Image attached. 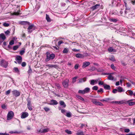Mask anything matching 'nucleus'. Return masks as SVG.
I'll return each mask as SVG.
<instances>
[{"label": "nucleus", "mask_w": 135, "mask_h": 135, "mask_svg": "<svg viewBox=\"0 0 135 135\" xmlns=\"http://www.w3.org/2000/svg\"><path fill=\"white\" fill-rule=\"evenodd\" d=\"M12 92L13 95L15 97H18L20 95V92L16 90H13Z\"/></svg>", "instance_id": "39448f33"}, {"label": "nucleus", "mask_w": 135, "mask_h": 135, "mask_svg": "<svg viewBox=\"0 0 135 135\" xmlns=\"http://www.w3.org/2000/svg\"><path fill=\"white\" fill-rule=\"evenodd\" d=\"M117 91V89H114L112 91V92L113 93L115 94V93H116Z\"/></svg>", "instance_id": "338daca9"}, {"label": "nucleus", "mask_w": 135, "mask_h": 135, "mask_svg": "<svg viewBox=\"0 0 135 135\" xmlns=\"http://www.w3.org/2000/svg\"><path fill=\"white\" fill-rule=\"evenodd\" d=\"M113 77L111 75H110L108 76V79L109 80H114Z\"/></svg>", "instance_id": "7c9ffc66"}, {"label": "nucleus", "mask_w": 135, "mask_h": 135, "mask_svg": "<svg viewBox=\"0 0 135 135\" xmlns=\"http://www.w3.org/2000/svg\"><path fill=\"white\" fill-rule=\"evenodd\" d=\"M76 97L80 99L82 101H84V99L81 96H79V95H77Z\"/></svg>", "instance_id": "72a5a7b5"}, {"label": "nucleus", "mask_w": 135, "mask_h": 135, "mask_svg": "<svg viewBox=\"0 0 135 135\" xmlns=\"http://www.w3.org/2000/svg\"><path fill=\"white\" fill-rule=\"evenodd\" d=\"M20 9H18L17 12L15 11L14 12H13L12 14L13 15H17L20 14Z\"/></svg>", "instance_id": "412c9836"}, {"label": "nucleus", "mask_w": 135, "mask_h": 135, "mask_svg": "<svg viewBox=\"0 0 135 135\" xmlns=\"http://www.w3.org/2000/svg\"><path fill=\"white\" fill-rule=\"evenodd\" d=\"M130 8H126L125 11V13L126 15L127 13H129L130 12Z\"/></svg>", "instance_id": "a878e982"}, {"label": "nucleus", "mask_w": 135, "mask_h": 135, "mask_svg": "<svg viewBox=\"0 0 135 135\" xmlns=\"http://www.w3.org/2000/svg\"><path fill=\"white\" fill-rule=\"evenodd\" d=\"M111 99L110 98H106L104 99V101L108 102L109 101L111 100Z\"/></svg>", "instance_id": "0e129e2a"}, {"label": "nucleus", "mask_w": 135, "mask_h": 135, "mask_svg": "<svg viewBox=\"0 0 135 135\" xmlns=\"http://www.w3.org/2000/svg\"><path fill=\"white\" fill-rule=\"evenodd\" d=\"M51 103L49 104L50 105H57L58 104L57 102L55 100H51Z\"/></svg>", "instance_id": "f8f14e48"}, {"label": "nucleus", "mask_w": 135, "mask_h": 135, "mask_svg": "<svg viewBox=\"0 0 135 135\" xmlns=\"http://www.w3.org/2000/svg\"><path fill=\"white\" fill-rule=\"evenodd\" d=\"M97 100V99H92V103L95 104L96 105V104L97 103V102L96 101Z\"/></svg>", "instance_id": "58836bf2"}, {"label": "nucleus", "mask_w": 135, "mask_h": 135, "mask_svg": "<svg viewBox=\"0 0 135 135\" xmlns=\"http://www.w3.org/2000/svg\"><path fill=\"white\" fill-rule=\"evenodd\" d=\"M109 59L113 62L115 61V59L114 56H112L110 57L109 58Z\"/></svg>", "instance_id": "c85d7f7f"}, {"label": "nucleus", "mask_w": 135, "mask_h": 135, "mask_svg": "<svg viewBox=\"0 0 135 135\" xmlns=\"http://www.w3.org/2000/svg\"><path fill=\"white\" fill-rule=\"evenodd\" d=\"M14 115V113L12 111H10L8 112L7 114V120H9L12 119Z\"/></svg>", "instance_id": "7ed1b4c3"}, {"label": "nucleus", "mask_w": 135, "mask_h": 135, "mask_svg": "<svg viewBox=\"0 0 135 135\" xmlns=\"http://www.w3.org/2000/svg\"><path fill=\"white\" fill-rule=\"evenodd\" d=\"M109 20L110 22H116L117 21V20L115 18H110L109 19Z\"/></svg>", "instance_id": "2f4dec72"}, {"label": "nucleus", "mask_w": 135, "mask_h": 135, "mask_svg": "<svg viewBox=\"0 0 135 135\" xmlns=\"http://www.w3.org/2000/svg\"><path fill=\"white\" fill-rule=\"evenodd\" d=\"M25 53V51L24 50H21L20 52V54L21 55H22Z\"/></svg>", "instance_id": "13d9d810"}, {"label": "nucleus", "mask_w": 135, "mask_h": 135, "mask_svg": "<svg viewBox=\"0 0 135 135\" xmlns=\"http://www.w3.org/2000/svg\"><path fill=\"white\" fill-rule=\"evenodd\" d=\"M11 90H9L7 91H6V95H7L9 94L11 92Z\"/></svg>", "instance_id": "864d4df0"}, {"label": "nucleus", "mask_w": 135, "mask_h": 135, "mask_svg": "<svg viewBox=\"0 0 135 135\" xmlns=\"http://www.w3.org/2000/svg\"><path fill=\"white\" fill-rule=\"evenodd\" d=\"M95 80H92L90 81V84L92 85H94L95 84Z\"/></svg>", "instance_id": "37998d69"}, {"label": "nucleus", "mask_w": 135, "mask_h": 135, "mask_svg": "<svg viewBox=\"0 0 135 135\" xmlns=\"http://www.w3.org/2000/svg\"><path fill=\"white\" fill-rule=\"evenodd\" d=\"M8 62L4 60H2L0 62L1 66L5 68H6L8 65Z\"/></svg>", "instance_id": "f03ea898"}, {"label": "nucleus", "mask_w": 135, "mask_h": 135, "mask_svg": "<svg viewBox=\"0 0 135 135\" xmlns=\"http://www.w3.org/2000/svg\"><path fill=\"white\" fill-rule=\"evenodd\" d=\"M28 115V114L26 112H23L21 115V118L22 119L25 118L27 117Z\"/></svg>", "instance_id": "1a4fd4ad"}, {"label": "nucleus", "mask_w": 135, "mask_h": 135, "mask_svg": "<svg viewBox=\"0 0 135 135\" xmlns=\"http://www.w3.org/2000/svg\"><path fill=\"white\" fill-rule=\"evenodd\" d=\"M16 60L19 64H20L22 61V57L21 56L17 55L16 58Z\"/></svg>", "instance_id": "423d86ee"}, {"label": "nucleus", "mask_w": 135, "mask_h": 135, "mask_svg": "<svg viewBox=\"0 0 135 135\" xmlns=\"http://www.w3.org/2000/svg\"><path fill=\"white\" fill-rule=\"evenodd\" d=\"M14 44V41L13 40H11L9 43V44L11 45H12Z\"/></svg>", "instance_id": "69168bd1"}, {"label": "nucleus", "mask_w": 135, "mask_h": 135, "mask_svg": "<svg viewBox=\"0 0 135 135\" xmlns=\"http://www.w3.org/2000/svg\"><path fill=\"white\" fill-rule=\"evenodd\" d=\"M46 66L50 68H52L54 67L55 68H58V66L56 65H52V64H47L46 65Z\"/></svg>", "instance_id": "ddd939ff"}, {"label": "nucleus", "mask_w": 135, "mask_h": 135, "mask_svg": "<svg viewBox=\"0 0 135 135\" xmlns=\"http://www.w3.org/2000/svg\"><path fill=\"white\" fill-rule=\"evenodd\" d=\"M0 39L3 40L6 39V37L4 34L3 33H2L0 34Z\"/></svg>", "instance_id": "2eb2a0df"}, {"label": "nucleus", "mask_w": 135, "mask_h": 135, "mask_svg": "<svg viewBox=\"0 0 135 135\" xmlns=\"http://www.w3.org/2000/svg\"><path fill=\"white\" fill-rule=\"evenodd\" d=\"M46 19L48 22H49L51 21V19L49 16L47 14L46 15Z\"/></svg>", "instance_id": "bb28decb"}, {"label": "nucleus", "mask_w": 135, "mask_h": 135, "mask_svg": "<svg viewBox=\"0 0 135 135\" xmlns=\"http://www.w3.org/2000/svg\"><path fill=\"white\" fill-rule=\"evenodd\" d=\"M28 32L31 33L33 30L35 29V27H34V25H32L29 26L28 28Z\"/></svg>", "instance_id": "9d476101"}, {"label": "nucleus", "mask_w": 135, "mask_h": 135, "mask_svg": "<svg viewBox=\"0 0 135 135\" xmlns=\"http://www.w3.org/2000/svg\"><path fill=\"white\" fill-rule=\"evenodd\" d=\"M18 47L19 46L18 45L15 46L13 47V50H17Z\"/></svg>", "instance_id": "79ce46f5"}, {"label": "nucleus", "mask_w": 135, "mask_h": 135, "mask_svg": "<svg viewBox=\"0 0 135 135\" xmlns=\"http://www.w3.org/2000/svg\"><path fill=\"white\" fill-rule=\"evenodd\" d=\"M76 56L77 58H82L84 57V56L83 55L79 53L77 54L76 55Z\"/></svg>", "instance_id": "4be33fe9"}, {"label": "nucleus", "mask_w": 135, "mask_h": 135, "mask_svg": "<svg viewBox=\"0 0 135 135\" xmlns=\"http://www.w3.org/2000/svg\"><path fill=\"white\" fill-rule=\"evenodd\" d=\"M111 2L112 4H110V5L114 6H117V5L118 3L116 1H111Z\"/></svg>", "instance_id": "a211bd4d"}, {"label": "nucleus", "mask_w": 135, "mask_h": 135, "mask_svg": "<svg viewBox=\"0 0 135 135\" xmlns=\"http://www.w3.org/2000/svg\"><path fill=\"white\" fill-rule=\"evenodd\" d=\"M124 131L126 133H128L130 131V130L128 128L126 129H124Z\"/></svg>", "instance_id": "e2e57ef3"}, {"label": "nucleus", "mask_w": 135, "mask_h": 135, "mask_svg": "<svg viewBox=\"0 0 135 135\" xmlns=\"http://www.w3.org/2000/svg\"><path fill=\"white\" fill-rule=\"evenodd\" d=\"M103 92V89L102 88H100L99 90H98L97 91V92L98 93L100 92Z\"/></svg>", "instance_id": "8fccbe9b"}, {"label": "nucleus", "mask_w": 135, "mask_h": 135, "mask_svg": "<svg viewBox=\"0 0 135 135\" xmlns=\"http://www.w3.org/2000/svg\"><path fill=\"white\" fill-rule=\"evenodd\" d=\"M112 103H113L117 104H120L122 103L120 101L112 102Z\"/></svg>", "instance_id": "ea45409f"}, {"label": "nucleus", "mask_w": 135, "mask_h": 135, "mask_svg": "<svg viewBox=\"0 0 135 135\" xmlns=\"http://www.w3.org/2000/svg\"><path fill=\"white\" fill-rule=\"evenodd\" d=\"M100 6V5L99 4H96L94 6H93L91 8L93 10L96 9L97 8H98Z\"/></svg>", "instance_id": "dca6fc26"}, {"label": "nucleus", "mask_w": 135, "mask_h": 135, "mask_svg": "<svg viewBox=\"0 0 135 135\" xmlns=\"http://www.w3.org/2000/svg\"><path fill=\"white\" fill-rule=\"evenodd\" d=\"M8 134H7L6 133H0V135H9Z\"/></svg>", "instance_id": "774afa93"}, {"label": "nucleus", "mask_w": 135, "mask_h": 135, "mask_svg": "<svg viewBox=\"0 0 135 135\" xmlns=\"http://www.w3.org/2000/svg\"><path fill=\"white\" fill-rule=\"evenodd\" d=\"M68 50L67 49L64 48L62 51V52L64 54H66L68 52Z\"/></svg>", "instance_id": "473e14b6"}, {"label": "nucleus", "mask_w": 135, "mask_h": 135, "mask_svg": "<svg viewBox=\"0 0 135 135\" xmlns=\"http://www.w3.org/2000/svg\"><path fill=\"white\" fill-rule=\"evenodd\" d=\"M64 43V42L62 40H60L58 42V45L59 46L61 44Z\"/></svg>", "instance_id": "603ef678"}, {"label": "nucleus", "mask_w": 135, "mask_h": 135, "mask_svg": "<svg viewBox=\"0 0 135 135\" xmlns=\"http://www.w3.org/2000/svg\"><path fill=\"white\" fill-rule=\"evenodd\" d=\"M61 111L62 113L63 114H64L65 115L66 113V110H65L61 109Z\"/></svg>", "instance_id": "09e8293b"}, {"label": "nucleus", "mask_w": 135, "mask_h": 135, "mask_svg": "<svg viewBox=\"0 0 135 135\" xmlns=\"http://www.w3.org/2000/svg\"><path fill=\"white\" fill-rule=\"evenodd\" d=\"M98 89V87L96 86H94L92 88V89L94 90H97Z\"/></svg>", "instance_id": "4c0bfd02"}, {"label": "nucleus", "mask_w": 135, "mask_h": 135, "mask_svg": "<svg viewBox=\"0 0 135 135\" xmlns=\"http://www.w3.org/2000/svg\"><path fill=\"white\" fill-rule=\"evenodd\" d=\"M55 85L59 89H60L61 88L60 85L58 83H55Z\"/></svg>", "instance_id": "a18cd8bd"}, {"label": "nucleus", "mask_w": 135, "mask_h": 135, "mask_svg": "<svg viewBox=\"0 0 135 135\" xmlns=\"http://www.w3.org/2000/svg\"><path fill=\"white\" fill-rule=\"evenodd\" d=\"M69 81V80L67 79L63 81L62 84L64 88H67L68 87Z\"/></svg>", "instance_id": "20e7f679"}, {"label": "nucleus", "mask_w": 135, "mask_h": 135, "mask_svg": "<svg viewBox=\"0 0 135 135\" xmlns=\"http://www.w3.org/2000/svg\"><path fill=\"white\" fill-rule=\"evenodd\" d=\"M108 50L110 52H112V51H114V52H115L116 50H115L112 47H110L108 49Z\"/></svg>", "instance_id": "c756f323"}, {"label": "nucleus", "mask_w": 135, "mask_h": 135, "mask_svg": "<svg viewBox=\"0 0 135 135\" xmlns=\"http://www.w3.org/2000/svg\"><path fill=\"white\" fill-rule=\"evenodd\" d=\"M46 58L45 59V61L46 62H48L50 60H52L55 57V55L54 54H50L49 52H47L46 53Z\"/></svg>", "instance_id": "f257e3e1"}, {"label": "nucleus", "mask_w": 135, "mask_h": 135, "mask_svg": "<svg viewBox=\"0 0 135 135\" xmlns=\"http://www.w3.org/2000/svg\"><path fill=\"white\" fill-rule=\"evenodd\" d=\"M110 67L112 69H113L115 70L116 68L115 66H114L113 64H111L110 66Z\"/></svg>", "instance_id": "5fc2aeb1"}, {"label": "nucleus", "mask_w": 135, "mask_h": 135, "mask_svg": "<svg viewBox=\"0 0 135 135\" xmlns=\"http://www.w3.org/2000/svg\"><path fill=\"white\" fill-rule=\"evenodd\" d=\"M10 33V31L8 30H7L5 32V33L6 35H9Z\"/></svg>", "instance_id": "052dcab7"}, {"label": "nucleus", "mask_w": 135, "mask_h": 135, "mask_svg": "<svg viewBox=\"0 0 135 135\" xmlns=\"http://www.w3.org/2000/svg\"><path fill=\"white\" fill-rule=\"evenodd\" d=\"M84 90L85 93H88L90 91V89L89 88H85Z\"/></svg>", "instance_id": "393cba45"}, {"label": "nucleus", "mask_w": 135, "mask_h": 135, "mask_svg": "<svg viewBox=\"0 0 135 135\" xmlns=\"http://www.w3.org/2000/svg\"><path fill=\"white\" fill-rule=\"evenodd\" d=\"M1 107L4 109H7L6 106L4 104H2L1 105Z\"/></svg>", "instance_id": "49530a36"}, {"label": "nucleus", "mask_w": 135, "mask_h": 135, "mask_svg": "<svg viewBox=\"0 0 135 135\" xmlns=\"http://www.w3.org/2000/svg\"><path fill=\"white\" fill-rule=\"evenodd\" d=\"M27 105L28 109L30 110H32V106L31 104V101L30 100H27Z\"/></svg>", "instance_id": "0eeeda50"}, {"label": "nucleus", "mask_w": 135, "mask_h": 135, "mask_svg": "<svg viewBox=\"0 0 135 135\" xmlns=\"http://www.w3.org/2000/svg\"><path fill=\"white\" fill-rule=\"evenodd\" d=\"M49 128H46L45 129H40V130L38 132L40 133H46L49 131Z\"/></svg>", "instance_id": "9b49d317"}, {"label": "nucleus", "mask_w": 135, "mask_h": 135, "mask_svg": "<svg viewBox=\"0 0 135 135\" xmlns=\"http://www.w3.org/2000/svg\"><path fill=\"white\" fill-rule=\"evenodd\" d=\"M96 105H100L101 106H103V104L101 103L100 102H97V103L96 104Z\"/></svg>", "instance_id": "a19ab883"}, {"label": "nucleus", "mask_w": 135, "mask_h": 135, "mask_svg": "<svg viewBox=\"0 0 135 135\" xmlns=\"http://www.w3.org/2000/svg\"><path fill=\"white\" fill-rule=\"evenodd\" d=\"M26 63L25 62H23L21 64V66L22 67H25L26 65Z\"/></svg>", "instance_id": "680f3d73"}, {"label": "nucleus", "mask_w": 135, "mask_h": 135, "mask_svg": "<svg viewBox=\"0 0 135 135\" xmlns=\"http://www.w3.org/2000/svg\"><path fill=\"white\" fill-rule=\"evenodd\" d=\"M90 64V62L88 61H85L83 63L82 68L83 69L88 67Z\"/></svg>", "instance_id": "6e6552de"}, {"label": "nucleus", "mask_w": 135, "mask_h": 135, "mask_svg": "<svg viewBox=\"0 0 135 135\" xmlns=\"http://www.w3.org/2000/svg\"><path fill=\"white\" fill-rule=\"evenodd\" d=\"M84 90H79L78 91V93L79 94H85L84 91Z\"/></svg>", "instance_id": "c9c22d12"}, {"label": "nucleus", "mask_w": 135, "mask_h": 135, "mask_svg": "<svg viewBox=\"0 0 135 135\" xmlns=\"http://www.w3.org/2000/svg\"><path fill=\"white\" fill-rule=\"evenodd\" d=\"M65 131L69 134H72L71 131L68 129H66L65 130Z\"/></svg>", "instance_id": "e433bc0d"}, {"label": "nucleus", "mask_w": 135, "mask_h": 135, "mask_svg": "<svg viewBox=\"0 0 135 135\" xmlns=\"http://www.w3.org/2000/svg\"><path fill=\"white\" fill-rule=\"evenodd\" d=\"M77 78V77H75L72 79V82L73 83H75L76 81V80Z\"/></svg>", "instance_id": "3c124183"}, {"label": "nucleus", "mask_w": 135, "mask_h": 135, "mask_svg": "<svg viewBox=\"0 0 135 135\" xmlns=\"http://www.w3.org/2000/svg\"><path fill=\"white\" fill-rule=\"evenodd\" d=\"M76 134L77 135H84L83 132L82 131L78 132Z\"/></svg>", "instance_id": "c03bdc74"}, {"label": "nucleus", "mask_w": 135, "mask_h": 135, "mask_svg": "<svg viewBox=\"0 0 135 135\" xmlns=\"http://www.w3.org/2000/svg\"><path fill=\"white\" fill-rule=\"evenodd\" d=\"M105 89L110 90V87L108 85L106 84H104L103 85Z\"/></svg>", "instance_id": "4468645a"}, {"label": "nucleus", "mask_w": 135, "mask_h": 135, "mask_svg": "<svg viewBox=\"0 0 135 135\" xmlns=\"http://www.w3.org/2000/svg\"><path fill=\"white\" fill-rule=\"evenodd\" d=\"M65 115L68 117H70L71 116V114L70 112L66 113Z\"/></svg>", "instance_id": "cd10ccee"}, {"label": "nucleus", "mask_w": 135, "mask_h": 135, "mask_svg": "<svg viewBox=\"0 0 135 135\" xmlns=\"http://www.w3.org/2000/svg\"><path fill=\"white\" fill-rule=\"evenodd\" d=\"M60 103L61 105L63 106V107L65 108L66 107V105L64 102L62 101H60Z\"/></svg>", "instance_id": "5701e85b"}, {"label": "nucleus", "mask_w": 135, "mask_h": 135, "mask_svg": "<svg viewBox=\"0 0 135 135\" xmlns=\"http://www.w3.org/2000/svg\"><path fill=\"white\" fill-rule=\"evenodd\" d=\"M44 109L46 112H48L50 110V109L46 107L44 108Z\"/></svg>", "instance_id": "4d7b16f0"}, {"label": "nucleus", "mask_w": 135, "mask_h": 135, "mask_svg": "<svg viewBox=\"0 0 135 135\" xmlns=\"http://www.w3.org/2000/svg\"><path fill=\"white\" fill-rule=\"evenodd\" d=\"M32 70L30 67V66L29 67L28 70V71L27 72L28 74H30L32 73Z\"/></svg>", "instance_id": "de8ad7c7"}, {"label": "nucleus", "mask_w": 135, "mask_h": 135, "mask_svg": "<svg viewBox=\"0 0 135 135\" xmlns=\"http://www.w3.org/2000/svg\"><path fill=\"white\" fill-rule=\"evenodd\" d=\"M79 66V65L78 64H76L74 66V68L75 69H78Z\"/></svg>", "instance_id": "6e6d98bb"}, {"label": "nucleus", "mask_w": 135, "mask_h": 135, "mask_svg": "<svg viewBox=\"0 0 135 135\" xmlns=\"http://www.w3.org/2000/svg\"><path fill=\"white\" fill-rule=\"evenodd\" d=\"M117 91L119 92H122L124 91V90L123 88L120 86H118L117 88Z\"/></svg>", "instance_id": "f3484780"}, {"label": "nucleus", "mask_w": 135, "mask_h": 135, "mask_svg": "<svg viewBox=\"0 0 135 135\" xmlns=\"http://www.w3.org/2000/svg\"><path fill=\"white\" fill-rule=\"evenodd\" d=\"M86 80V79L85 78H81L79 79L78 83H82L83 82H84Z\"/></svg>", "instance_id": "6ab92c4d"}, {"label": "nucleus", "mask_w": 135, "mask_h": 135, "mask_svg": "<svg viewBox=\"0 0 135 135\" xmlns=\"http://www.w3.org/2000/svg\"><path fill=\"white\" fill-rule=\"evenodd\" d=\"M128 93H129V95L130 96H132L133 94V91L131 90H128Z\"/></svg>", "instance_id": "f704fd0d"}, {"label": "nucleus", "mask_w": 135, "mask_h": 135, "mask_svg": "<svg viewBox=\"0 0 135 135\" xmlns=\"http://www.w3.org/2000/svg\"><path fill=\"white\" fill-rule=\"evenodd\" d=\"M14 71L13 72H16L18 73H19V70L18 68L17 67L14 68H13Z\"/></svg>", "instance_id": "b1692460"}, {"label": "nucleus", "mask_w": 135, "mask_h": 135, "mask_svg": "<svg viewBox=\"0 0 135 135\" xmlns=\"http://www.w3.org/2000/svg\"><path fill=\"white\" fill-rule=\"evenodd\" d=\"M132 100H130L128 101L127 102L129 104V105H134L135 104V102H130Z\"/></svg>", "instance_id": "aec40b11"}, {"label": "nucleus", "mask_w": 135, "mask_h": 135, "mask_svg": "<svg viewBox=\"0 0 135 135\" xmlns=\"http://www.w3.org/2000/svg\"><path fill=\"white\" fill-rule=\"evenodd\" d=\"M3 25L5 27H8L9 26V24L6 23H3Z\"/></svg>", "instance_id": "bf43d9fd"}]
</instances>
